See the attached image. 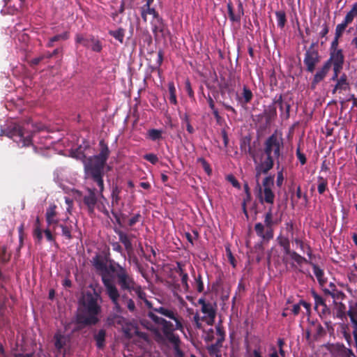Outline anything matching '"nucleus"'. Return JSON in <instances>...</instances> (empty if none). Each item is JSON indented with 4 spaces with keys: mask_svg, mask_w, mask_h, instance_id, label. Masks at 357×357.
<instances>
[{
    "mask_svg": "<svg viewBox=\"0 0 357 357\" xmlns=\"http://www.w3.org/2000/svg\"><path fill=\"white\" fill-rule=\"evenodd\" d=\"M109 261V247H103L101 252L96 254L93 258V266L101 276L106 294L114 305V310L117 313H121L123 310L119 302L120 292L114 283V280L117 278V272L120 266H116L114 264H110L108 266L107 262Z\"/></svg>",
    "mask_w": 357,
    "mask_h": 357,
    "instance_id": "f257e3e1",
    "label": "nucleus"
},
{
    "mask_svg": "<svg viewBox=\"0 0 357 357\" xmlns=\"http://www.w3.org/2000/svg\"><path fill=\"white\" fill-rule=\"evenodd\" d=\"M100 152L98 155L86 158L82 153L86 178H91L98 187L100 199L107 202L103 195L105 185L103 181L104 168L110 155L107 144L103 139L99 142Z\"/></svg>",
    "mask_w": 357,
    "mask_h": 357,
    "instance_id": "f03ea898",
    "label": "nucleus"
},
{
    "mask_svg": "<svg viewBox=\"0 0 357 357\" xmlns=\"http://www.w3.org/2000/svg\"><path fill=\"white\" fill-rule=\"evenodd\" d=\"M284 148L282 132L275 130L264 143L260 162L255 166L256 178L258 180L261 174H266L274 166L275 160H278Z\"/></svg>",
    "mask_w": 357,
    "mask_h": 357,
    "instance_id": "7ed1b4c3",
    "label": "nucleus"
},
{
    "mask_svg": "<svg viewBox=\"0 0 357 357\" xmlns=\"http://www.w3.org/2000/svg\"><path fill=\"white\" fill-rule=\"evenodd\" d=\"M100 296L94 290L93 292H86L82 297V304L83 310L77 317L79 324L84 326L96 325L99 321L98 315L101 312L99 304Z\"/></svg>",
    "mask_w": 357,
    "mask_h": 357,
    "instance_id": "20e7f679",
    "label": "nucleus"
},
{
    "mask_svg": "<svg viewBox=\"0 0 357 357\" xmlns=\"http://www.w3.org/2000/svg\"><path fill=\"white\" fill-rule=\"evenodd\" d=\"M345 56L343 50L329 52V58L318 68L314 75L311 82V88L315 89L317 85L322 82L328 75L331 68H343Z\"/></svg>",
    "mask_w": 357,
    "mask_h": 357,
    "instance_id": "39448f33",
    "label": "nucleus"
},
{
    "mask_svg": "<svg viewBox=\"0 0 357 357\" xmlns=\"http://www.w3.org/2000/svg\"><path fill=\"white\" fill-rule=\"evenodd\" d=\"M278 223L273 219L272 207H270L264 215V224L258 222L255 226L257 234L263 239L269 240L273 237V226Z\"/></svg>",
    "mask_w": 357,
    "mask_h": 357,
    "instance_id": "423d86ee",
    "label": "nucleus"
},
{
    "mask_svg": "<svg viewBox=\"0 0 357 357\" xmlns=\"http://www.w3.org/2000/svg\"><path fill=\"white\" fill-rule=\"evenodd\" d=\"M319 41L312 42L310 45L305 49L303 58V64L306 72L313 73L316 70L317 66L321 61V56L318 50Z\"/></svg>",
    "mask_w": 357,
    "mask_h": 357,
    "instance_id": "0eeeda50",
    "label": "nucleus"
},
{
    "mask_svg": "<svg viewBox=\"0 0 357 357\" xmlns=\"http://www.w3.org/2000/svg\"><path fill=\"white\" fill-rule=\"evenodd\" d=\"M114 283L119 287L121 294L124 293L132 294L134 288L137 284L132 276L121 266L119 267L117 278L114 280Z\"/></svg>",
    "mask_w": 357,
    "mask_h": 357,
    "instance_id": "6e6552de",
    "label": "nucleus"
},
{
    "mask_svg": "<svg viewBox=\"0 0 357 357\" xmlns=\"http://www.w3.org/2000/svg\"><path fill=\"white\" fill-rule=\"evenodd\" d=\"M6 136L11 138L19 145L21 144L22 146H28L32 144L31 134L26 132L24 128L17 124L7 131Z\"/></svg>",
    "mask_w": 357,
    "mask_h": 357,
    "instance_id": "1a4fd4ad",
    "label": "nucleus"
},
{
    "mask_svg": "<svg viewBox=\"0 0 357 357\" xmlns=\"http://www.w3.org/2000/svg\"><path fill=\"white\" fill-rule=\"evenodd\" d=\"M273 185L274 175H270L264 178L262 181L263 189L258 183L260 193L259 196V199L261 204L266 202L268 204H273L275 199V194L271 189Z\"/></svg>",
    "mask_w": 357,
    "mask_h": 357,
    "instance_id": "9d476101",
    "label": "nucleus"
},
{
    "mask_svg": "<svg viewBox=\"0 0 357 357\" xmlns=\"http://www.w3.org/2000/svg\"><path fill=\"white\" fill-rule=\"evenodd\" d=\"M86 190L87 194L84 195L82 200L84 204L86 206L89 214L92 215L94 213L95 208L98 201L96 192L98 195L99 193L98 190L94 188H87ZM98 196L100 197V195Z\"/></svg>",
    "mask_w": 357,
    "mask_h": 357,
    "instance_id": "9b49d317",
    "label": "nucleus"
},
{
    "mask_svg": "<svg viewBox=\"0 0 357 357\" xmlns=\"http://www.w3.org/2000/svg\"><path fill=\"white\" fill-rule=\"evenodd\" d=\"M152 31L155 38L161 37L165 38L168 35H169V31L167 25L165 23L160 16L153 20Z\"/></svg>",
    "mask_w": 357,
    "mask_h": 357,
    "instance_id": "f8f14e48",
    "label": "nucleus"
},
{
    "mask_svg": "<svg viewBox=\"0 0 357 357\" xmlns=\"http://www.w3.org/2000/svg\"><path fill=\"white\" fill-rule=\"evenodd\" d=\"M160 325L162 326V331L166 339L172 344H176L179 337L174 333V331L177 330L176 326H174L172 322L165 319Z\"/></svg>",
    "mask_w": 357,
    "mask_h": 357,
    "instance_id": "ddd939ff",
    "label": "nucleus"
},
{
    "mask_svg": "<svg viewBox=\"0 0 357 357\" xmlns=\"http://www.w3.org/2000/svg\"><path fill=\"white\" fill-rule=\"evenodd\" d=\"M263 117H265L266 122L265 124L259 126L261 130H264L268 127L271 122L275 121L277 117V109L273 102L271 105L268 106L267 109L264 110L263 114L257 116L258 120L261 119Z\"/></svg>",
    "mask_w": 357,
    "mask_h": 357,
    "instance_id": "4468645a",
    "label": "nucleus"
},
{
    "mask_svg": "<svg viewBox=\"0 0 357 357\" xmlns=\"http://www.w3.org/2000/svg\"><path fill=\"white\" fill-rule=\"evenodd\" d=\"M153 311L174 320L176 324V329H183L181 318L177 314V313L175 311L166 308L165 307H155L153 308Z\"/></svg>",
    "mask_w": 357,
    "mask_h": 357,
    "instance_id": "2eb2a0df",
    "label": "nucleus"
},
{
    "mask_svg": "<svg viewBox=\"0 0 357 357\" xmlns=\"http://www.w3.org/2000/svg\"><path fill=\"white\" fill-rule=\"evenodd\" d=\"M273 103L275 107H279L281 116H284L286 119L289 118L291 105L283 100L282 94H277L273 99Z\"/></svg>",
    "mask_w": 357,
    "mask_h": 357,
    "instance_id": "dca6fc26",
    "label": "nucleus"
},
{
    "mask_svg": "<svg viewBox=\"0 0 357 357\" xmlns=\"http://www.w3.org/2000/svg\"><path fill=\"white\" fill-rule=\"evenodd\" d=\"M227 11L230 21L232 22H240L241 17L244 15L243 6L242 2L238 1L237 10L234 11L233 4L231 1L227 3Z\"/></svg>",
    "mask_w": 357,
    "mask_h": 357,
    "instance_id": "f3484780",
    "label": "nucleus"
},
{
    "mask_svg": "<svg viewBox=\"0 0 357 357\" xmlns=\"http://www.w3.org/2000/svg\"><path fill=\"white\" fill-rule=\"evenodd\" d=\"M201 311L205 314V316L202 317V320L208 325L212 326L215 322L216 317V310L212 303H209L206 305L202 306Z\"/></svg>",
    "mask_w": 357,
    "mask_h": 357,
    "instance_id": "a211bd4d",
    "label": "nucleus"
},
{
    "mask_svg": "<svg viewBox=\"0 0 357 357\" xmlns=\"http://www.w3.org/2000/svg\"><path fill=\"white\" fill-rule=\"evenodd\" d=\"M312 28L313 31L317 33L319 38H325L320 43L321 45H323L327 40L326 36L329 31L328 23L326 20H319Z\"/></svg>",
    "mask_w": 357,
    "mask_h": 357,
    "instance_id": "6ab92c4d",
    "label": "nucleus"
},
{
    "mask_svg": "<svg viewBox=\"0 0 357 357\" xmlns=\"http://www.w3.org/2000/svg\"><path fill=\"white\" fill-rule=\"evenodd\" d=\"M253 97L254 95L252 91L248 86L244 85L241 95L237 96L236 100L242 107H245L252 101Z\"/></svg>",
    "mask_w": 357,
    "mask_h": 357,
    "instance_id": "aec40b11",
    "label": "nucleus"
},
{
    "mask_svg": "<svg viewBox=\"0 0 357 357\" xmlns=\"http://www.w3.org/2000/svg\"><path fill=\"white\" fill-rule=\"evenodd\" d=\"M284 253L288 255L293 261L296 262L298 266H302L303 264H309L310 261L297 252L291 250L290 247H284Z\"/></svg>",
    "mask_w": 357,
    "mask_h": 357,
    "instance_id": "412c9836",
    "label": "nucleus"
},
{
    "mask_svg": "<svg viewBox=\"0 0 357 357\" xmlns=\"http://www.w3.org/2000/svg\"><path fill=\"white\" fill-rule=\"evenodd\" d=\"M349 82L347 76L345 73L341 75L339 79L336 81V84L332 90L333 93L337 91L341 92L342 91H347L349 89Z\"/></svg>",
    "mask_w": 357,
    "mask_h": 357,
    "instance_id": "4be33fe9",
    "label": "nucleus"
},
{
    "mask_svg": "<svg viewBox=\"0 0 357 357\" xmlns=\"http://www.w3.org/2000/svg\"><path fill=\"white\" fill-rule=\"evenodd\" d=\"M251 137L250 136H244L240 140V150L242 153L249 154L254 157L255 153L251 147Z\"/></svg>",
    "mask_w": 357,
    "mask_h": 357,
    "instance_id": "5701e85b",
    "label": "nucleus"
},
{
    "mask_svg": "<svg viewBox=\"0 0 357 357\" xmlns=\"http://www.w3.org/2000/svg\"><path fill=\"white\" fill-rule=\"evenodd\" d=\"M348 305L347 317L349 318L351 324L357 323V301H349Z\"/></svg>",
    "mask_w": 357,
    "mask_h": 357,
    "instance_id": "b1692460",
    "label": "nucleus"
},
{
    "mask_svg": "<svg viewBox=\"0 0 357 357\" xmlns=\"http://www.w3.org/2000/svg\"><path fill=\"white\" fill-rule=\"evenodd\" d=\"M56 206L53 204L50 205L46 211V221L49 225L55 224L57 222V220H56Z\"/></svg>",
    "mask_w": 357,
    "mask_h": 357,
    "instance_id": "393cba45",
    "label": "nucleus"
},
{
    "mask_svg": "<svg viewBox=\"0 0 357 357\" xmlns=\"http://www.w3.org/2000/svg\"><path fill=\"white\" fill-rule=\"evenodd\" d=\"M309 264L312 266L314 274L316 276L319 283L321 285H324L326 282V280L324 278V271L318 265L312 261H310Z\"/></svg>",
    "mask_w": 357,
    "mask_h": 357,
    "instance_id": "a878e982",
    "label": "nucleus"
},
{
    "mask_svg": "<svg viewBox=\"0 0 357 357\" xmlns=\"http://www.w3.org/2000/svg\"><path fill=\"white\" fill-rule=\"evenodd\" d=\"M70 38V32L68 31H66L62 33L57 34L50 38L47 43V47H52L54 46V43L55 42L59 40H66Z\"/></svg>",
    "mask_w": 357,
    "mask_h": 357,
    "instance_id": "bb28decb",
    "label": "nucleus"
},
{
    "mask_svg": "<svg viewBox=\"0 0 357 357\" xmlns=\"http://www.w3.org/2000/svg\"><path fill=\"white\" fill-rule=\"evenodd\" d=\"M312 296L314 300L315 309H317L319 306L322 307L321 312L325 313L328 310L326 304L325 303V300L319 294H317L314 291L312 292Z\"/></svg>",
    "mask_w": 357,
    "mask_h": 357,
    "instance_id": "cd10ccee",
    "label": "nucleus"
},
{
    "mask_svg": "<svg viewBox=\"0 0 357 357\" xmlns=\"http://www.w3.org/2000/svg\"><path fill=\"white\" fill-rule=\"evenodd\" d=\"M106 331L104 329H100L94 335V340L96 342V346L98 349H102L105 343Z\"/></svg>",
    "mask_w": 357,
    "mask_h": 357,
    "instance_id": "c85d7f7f",
    "label": "nucleus"
},
{
    "mask_svg": "<svg viewBox=\"0 0 357 357\" xmlns=\"http://www.w3.org/2000/svg\"><path fill=\"white\" fill-rule=\"evenodd\" d=\"M55 340L54 346L56 350L59 352H61V350L64 348L66 344L67 340L66 337L61 334H55L54 336Z\"/></svg>",
    "mask_w": 357,
    "mask_h": 357,
    "instance_id": "c756f323",
    "label": "nucleus"
},
{
    "mask_svg": "<svg viewBox=\"0 0 357 357\" xmlns=\"http://www.w3.org/2000/svg\"><path fill=\"white\" fill-rule=\"evenodd\" d=\"M357 16V1L353 4L351 9L347 13L343 22L348 25L351 24Z\"/></svg>",
    "mask_w": 357,
    "mask_h": 357,
    "instance_id": "7c9ffc66",
    "label": "nucleus"
},
{
    "mask_svg": "<svg viewBox=\"0 0 357 357\" xmlns=\"http://www.w3.org/2000/svg\"><path fill=\"white\" fill-rule=\"evenodd\" d=\"M278 26L283 29L287 23V16L284 10H278L275 12Z\"/></svg>",
    "mask_w": 357,
    "mask_h": 357,
    "instance_id": "2f4dec72",
    "label": "nucleus"
},
{
    "mask_svg": "<svg viewBox=\"0 0 357 357\" xmlns=\"http://www.w3.org/2000/svg\"><path fill=\"white\" fill-rule=\"evenodd\" d=\"M108 33L111 36L119 41L120 43L122 44L123 43L125 30L123 28L120 27L116 30H109Z\"/></svg>",
    "mask_w": 357,
    "mask_h": 357,
    "instance_id": "473e14b6",
    "label": "nucleus"
},
{
    "mask_svg": "<svg viewBox=\"0 0 357 357\" xmlns=\"http://www.w3.org/2000/svg\"><path fill=\"white\" fill-rule=\"evenodd\" d=\"M162 131L158 129H150L147 132V137L152 141H158L162 138Z\"/></svg>",
    "mask_w": 357,
    "mask_h": 357,
    "instance_id": "72a5a7b5",
    "label": "nucleus"
},
{
    "mask_svg": "<svg viewBox=\"0 0 357 357\" xmlns=\"http://www.w3.org/2000/svg\"><path fill=\"white\" fill-rule=\"evenodd\" d=\"M121 298L122 301L126 304V306L130 312H132L135 310V304L132 298H129L126 293L120 294L119 298Z\"/></svg>",
    "mask_w": 357,
    "mask_h": 357,
    "instance_id": "f704fd0d",
    "label": "nucleus"
},
{
    "mask_svg": "<svg viewBox=\"0 0 357 357\" xmlns=\"http://www.w3.org/2000/svg\"><path fill=\"white\" fill-rule=\"evenodd\" d=\"M134 289L132 292H135L140 300L144 301L149 307H151L150 302L146 299V294L142 290L141 286L137 284Z\"/></svg>",
    "mask_w": 357,
    "mask_h": 357,
    "instance_id": "c9c22d12",
    "label": "nucleus"
},
{
    "mask_svg": "<svg viewBox=\"0 0 357 357\" xmlns=\"http://www.w3.org/2000/svg\"><path fill=\"white\" fill-rule=\"evenodd\" d=\"M317 181H318V185H317L318 192L320 195H322L324 193V192L327 189V186H328L327 179L324 178L323 176H319L317 177Z\"/></svg>",
    "mask_w": 357,
    "mask_h": 357,
    "instance_id": "e433bc0d",
    "label": "nucleus"
},
{
    "mask_svg": "<svg viewBox=\"0 0 357 357\" xmlns=\"http://www.w3.org/2000/svg\"><path fill=\"white\" fill-rule=\"evenodd\" d=\"M40 219L37 217L35 222V229L33 231V237L35 239L38 241V243H40V240L43 238V231L40 228Z\"/></svg>",
    "mask_w": 357,
    "mask_h": 357,
    "instance_id": "4c0bfd02",
    "label": "nucleus"
},
{
    "mask_svg": "<svg viewBox=\"0 0 357 357\" xmlns=\"http://www.w3.org/2000/svg\"><path fill=\"white\" fill-rule=\"evenodd\" d=\"M336 305H337V317L341 319L346 318L348 313L346 305L342 302L336 303Z\"/></svg>",
    "mask_w": 357,
    "mask_h": 357,
    "instance_id": "58836bf2",
    "label": "nucleus"
},
{
    "mask_svg": "<svg viewBox=\"0 0 357 357\" xmlns=\"http://www.w3.org/2000/svg\"><path fill=\"white\" fill-rule=\"evenodd\" d=\"M120 193L121 190L119 188L118 186L116 185L112 188V191L111 194L112 206H114V204H118L119 202L121 199Z\"/></svg>",
    "mask_w": 357,
    "mask_h": 357,
    "instance_id": "ea45409f",
    "label": "nucleus"
},
{
    "mask_svg": "<svg viewBox=\"0 0 357 357\" xmlns=\"http://www.w3.org/2000/svg\"><path fill=\"white\" fill-rule=\"evenodd\" d=\"M10 255V252L7 250L6 247H0V262H7L9 261Z\"/></svg>",
    "mask_w": 357,
    "mask_h": 357,
    "instance_id": "a19ab883",
    "label": "nucleus"
},
{
    "mask_svg": "<svg viewBox=\"0 0 357 357\" xmlns=\"http://www.w3.org/2000/svg\"><path fill=\"white\" fill-rule=\"evenodd\" d=\"M75 40L76 44H81L86 47H89V43L91 42V39L85 38L82 34L80 33L76 34Z\"/></svg>",
    "mask_w": 357,
    "mask_h": 357,
    "instance_id": "79ce46f5",
    "label": "nucleus"
},
{
    "mask_svg": "<svg viewBox=\"0 0 357 357\" xmlns=\"http://www.w3.org/2000/svg\"><path fill=\"white\" fill-rule=\"evenodd\" d=\"M208 352L210 356H215V357H221L220 348L217 345L212 344L207 347Z\"/></svg>",
    "mask_w": 357,
    "mask_h": 357,
    "instance_id": "37998d69",
    "label": "nucleus"
},
{
    "mask_svg": "<svg viewBox=\"0 0 357 357\" xmlns=\"http://www.w3.org/2000/svg\"><path fill=\"white\" fill-rule=\"evenodd\" d=\"M197 162H199L202 165L203 169H204V171L206 172V173L208 175L211 174L212 169L210 167V165L204 158H197Z\"/></svg>",
    "mask_w": 357,
    "mask_h": 357,
    "instance_id": "c03bdc74",
    "label": "nucleus"
},
{
    "mask_svg": "<svg viewBox=\"0 0 357 357\" xmlns=\"http://www.w3.org/2000/svg\"><path fill=\"white\" fill-rule=\"evenodd\" d=\"M163 61V51L162 50H160L158 52V58L153 66H151L152 70H159L160 67L161 66Z\"/></svg>",
    "mask_w": 357,
    "mask_h": 357,
    "instance_id": "a18cd8bd",
    "label": "nucleus"
},
{
    "mask_svg": "<svg viewBox=\"0 0 357 357\" xmlns=\"http://www.w3.org/2000/svg\"><path fill=\"white\" fill-rule=\"evenodd\" d=\"M348 24L343 21L342 23L337 24L335 27V36L341 38Z\"/></svg>",
    "mask_w": 357,
    "mask_h": 357,
    "instance_id": "49530a36",
    "label": "nucleus"
},
{
    "mask_svg": "<svg viewBox=\"0 0 357 357\" xmlns=\"http://www.w3.org/2000/svg\"><path fill=\"white\" fill-rule=\"evenodd\" d=\"M91 43H92L91 50L96 52H101L102 49V44L100 40L96 39L94 37L91 38Z\"/></svg>",
    "mask_w": 357,
    "mask_h": 357,
    "instance_id": "de8ad7c7",
    "label": "nucleus"
},
{
    "mask_svg": "<svg viewBox=\"0 0 357 357\" xmlns=\"http://www.w3.org/2000/svg\"><path fill=\"white\" fill-rule=\"evenodd\" d=\"M178 269L181 275V283L185 289H188V275L187 273H183V268L179 263L178 264Z\"/></svg>",
    "mask_w": 357,
    "mask_h": 357,
    "instance_id": "09e8293b",
    "label": "nucleus"
},
{
    "mask_svg": "<svg viewBox=\"0 0 357 357\" xmlns=\"http://www.w3.org/2000/svg\"><path fill=\"white\" fill-rule=\"evenodd\" d=\"M122 317L116 314H111L107 317V323L109 325L120 324Z\"/></svg>",
    "mask_w": 357,
    "mask_h": 357,
    "instance_id": "8fccbe9b",
    "label": "nucleus"
},
{
    "mask_svg": "<svg viewBox=\"0 0 357 357\" xmlns=\"http://www.w3.org/2000/svg\"><path fill=\"white\" fill-rule=\"evenodd\" d=\"M142 9H144L146 15H152L153 19H155L157 17H159L158 13L154 8H151V6H148V5H144L141 7Z\"/></svg>",
    "mask_w": 357,
    "mask_h": 357,
    "instance_id": "3c124183",
    "label": "nucleus"
},
{
    "mask_svg": "<svg viewBox=\"0 0 357 357\" xmlns=\"http://www.w3.org/2000/svg\"><path fill=\"white\" fill-rule=\"evenodd\" d=\"M139 322H140V324L142 326H144L145 328H146L151 331H155V326L148 319L143 318L139 320Z\"/></svg>",
    "mask_w": 357,
    "mask_h": 357,
    "instance_id": "603ef678",
    "label": "nucleus"
},
{
    "mask_svg": "<svg viewBox=\"0 0 357 357\" xmlns=\"http://www.w3.org/2000/svg\"><path fill=\"white\" fill-rule=\"evenodd\" d=\"M62 235L66 236L68 240L70 239L72 227L68 225H61Z\"/></svg>",
    "mask_w": 357,
    "mask_h": 357,
    "instance_id": "864d4df0",
    "label": "nucleus"
},
{
    "mask_svg": "<svg viewBox=\"0 0 357 357\" xmlns=\"http://www.w3.org/2000/svg\"><path fill=\"white\" fill-rule=\"evenodd\" d=\"M226 255L229 259V263L232 265V266L234 268L236 267V261L235 257H234V255L232 254L230 247H226Z\"/></svg>",
    "mask_w": 357,
    "mask_h": 357,
    "instance_id": "5fc2aeb1",
    "label": "nucleus"
},
{
    "mask_svg": "<svg viewBox=\"0 0 357 357\" xmlns=\"http://www.w3.org/2000/svg\"><path fill=\"white\" fill-rule=\"evenodd\" d=\"M325 293L331 296L332 298H336V299L343 300L346 298V295L342 291H337L336 293H333V292L330 291L329 290L326 289Z\"/></svg>",
    "mask_w": 357,
    "mask_h": 357,
    "instance_id": "6e6d98bb",
    "label": "nucleus"
},
{
    "mask_svg": "<svg viewBox=\"0 0 357 357\" xmlns=\"http://www.w3.org/2000/svg\"><path fill=\"white\" fill-rule=\"evenodd\" d=\"M144 159L150 162L153 165H155L158 162V158L154 153H147L144 155Z\"/></svg>",
    "mask_w": 357,
    "mask_h": 357,
    "instance_id": "4d7b16f0",
    "label": "nucleus"
},
{
    "mask_svg": "<svg viewBox=\"0 0 357 357\" xmlns=\"http://www.w3.org/2000/svg\"><path fill=\"white\" fill-rule=\"evenodd\" d=\"M142 218V215L139 213L135 214L131 218H130L128 221V225L129 227H133L137 222H139Z\"/></svg>",
    "mask_w": 357,
    "mask_h": 357,
    "instance_id": "13d9d810",
    "label": "nucleus"
},
{
    "mask_svg": "<svg viewBox=\"0 0 357 357\" xmlns=\"http://www.w3.org/2000/svg\"><path fill=\"white\" fill-rule=\"evenodd\" d=\"M147 316L151 319L155 324L160 325L163 321L164 318L160 317L153 312H149Z\"/></svg>",
    "mask_w": 357,
    "mask_h": 357,
    "instance_id": "bf43d9fd",
    "label": "nucleus"
},
{
    "mask_svg": "<svg viewBox=\"0 0 357 357\" xmlns=\"http://www.w3.org/2000/svg\"><path fill=\"white\" fill-rule=\"evenodd\" d=\"M340 38V37H337L336 36H335L334 39L333 40V41L331 44L329 52L336 51V50H342V49H340L338 47Z\"/></svg>",
    "mask_w": 357,
    "mask_h": 357,
    "instance_id": "052dcab7",
    "label": "nucleus"
},
{
    "mask_svg": "<svg viewBox=\"0 0 357 357\" xmlns=\"http://www.w3.org/2000/svg\"><path fill=\"white\" fill-rule=\"evenodd\" d=\"M119 239L124 245H131L130 239L126 234L123 231L119 233Z\"/></svg>",
    "mask_w": 357,
    "mask_h": 357,
    "instance_id": "680f3d73",
    "label": "nucleus"
},
{
    "mask_svg": "<svg viewBox=\"0 0 357 357\" xmlns=\"http://www.w3.org/2000/svg\"><path fill=\"white\" fill-rule=\"evenodd\" d=\"M97 208L99 211L102 212L104 215L109 217V211L107 209L103 201L98 202V204H96Z\"/></svg>",
    "mask_w": 357,
    "mask_h": 357,
    "instance_id": "e2e57ef3",
    "label": "nucleus"
},
{
    "mask_svg": "<svg viewBox=\"0 0 357 357\" xmlns=\"http://www.w3.org/2000/svg\"><path fill=\"white\" fill-rule=\"evenodd\" d=\"M296 154V157H297L298 160L300 161L301 164L302 165H305L307 162V159H306L305 154L301 151L300 146H298L297 148Z\"/></svg>",
    "mask_w": 357,
    "mask_h": 357,
    "instance_id": "0e129e2a",
    "label": "nucleus"
},
{
    "mask_svg": "<svg viewBox=\"0 0 357 357\" xmlns=\"http://www.w3.org/2000/svg\"><path fill=\"white\" fill-rule=\"evenodd\" d=\"M316 333L314 335V339L324 335L325 334V330L320 324H317L316 326Z\"/></svg>",
    "mask_w": 357,
    "mask_h": 357,
    "instance_id": "69168bd1",
    "label": "nucleus"
},
{
    "mask_svg": "<svg viewBox=\"0 0 357 357\" xmlns=\"http://www.w3.org/2000/svg\"><path fill=\"white\" fill-rule=\"evenodd\" d=\"M195 284L197 291L200 293L204 291V284L202 282V276L200 275H199L198 277L195 278Z\"/></svg>",
    "mask_w": 357,
    "mask_h": 357,
    "instance_id": "338daca9",
    "label": "nucleus"
},
{
    "mask_svg": "<svg viewBox=\"0 0 357 357\" xmlns=\"http://www.w3.org/2000/svg\"><path fill=\"white\" fill-rule=\"evenodd\" d=\"M341 356L342 357H349V356L356 357L351 349L347 348L344 346L342 347V349L341 350Z\"/></svg>",
    "mask_w": 357,
    "mask_h": 357,
    "instance_id": "774afa93",
    "label": "nucleus"
}]
</instances>
